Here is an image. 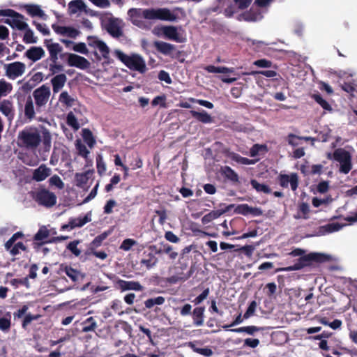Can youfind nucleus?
Segmentation results:
<instances>
[{
	"mask_svg": "<svg viewBox=\"0 0 357 357\" xmlns=\"http://www.w3.org/2000/svg\"><path fill=\"white\" fill-rule=\"evenodd\" d=\"M41 142L44 151H49L52 145V136L46 129L40 132L35 126H26L18 133L17 143L20 147L33 150Z\"/></svg>",
	"mask_w": 357,
	"mask_h": 357,
	"instance_id": "f257e3e1",
	"label": "nucleus"
},
{
	"mask_svg": "<svg viewBox=\"0 0 357 357\" xmlns=\"http://www.w3.org/2000/svg\"><path fill=\"white\" fill-rule=\"evenodd\" d=\"M132 23L142 28L144 26L143 18L146 20H160L174 22L176 20V15L172 13L168 8H130L128 11Z\"/></svg>",
	"mask_w": 357,
	"mask_h": 357,
	"instance_id": "f03ea898",
	"label": "nucleus"
},
{
	"mask_svg": "<svg viewBox=\"0 0 357 357\" xmlns=\"http://www.w3.org/2000/svg\"><path fill=\"white\" fill-rule=\"evenodd\" d=\"M115 56L127 68L131 70L144 73L147 70L146 65L143 57L138 54H126L121 50H116Z\"/></svg>",
	"mask_w": 357,
	"mask_h": 357,
	"instance_id": "7ed1b4c3",
	"label": "nucleus"
},
{
	"mask_svg": "<svg viewBox=\"0 0 357 357\" xmlns=\"http://www.w3.org/2000/svg\"><path fill=\"white\" fill-rule=\"evenodd\" d=\"M326 260V257L324 254L310 252L309 254H303L292 266L282 268L279 271H293L301 270L305 267L311 266L314 263H321Z\"/></svg>",
	"mask_w": 357,
	"mask_h": 357,
	"instance_id": "20e7f679",
	"label": "nucleus"
},
{
	"mask_svg": "<svg viewBox=\"0 0 357 357\" xmlns=\"http://www.w3.org/2000/svg\"><path fill=\"white\" fill-rule=\"evenodd\" d=\"M30 194L32 199L40 206L51 208L56 204V195L44 187L38 188Z\"/></svg>",
	"mask_w": 357,
	"mask_h": 357,
	"instance_id": "39448f33",
	"label": "nucleus"
},
{
	"mask_svg": "<svg viewBox=\"0 0 357 357\" xmlns=\"http://www.w3.org/2000/svg\"><path fill=\"white\" fill-rule=\"evenodd\" d=\"M10 17V18H7L4 20V22L12 28H16L20 31H23L27 28V23L23 22L24 19V16L17 11L10 9H1L0 10V17Z\"/></svg>",
	"mask_w": 357,
	"mask_h": 357,
	"instance_id": "423d86ee",
	"label": "nucleus"
},
{
	"mask_svg": "<svg viewBox=\"0 0 357 357\" xmlns=\"http://www.w3.org/2000/svg\"><path fill=\"white\" fill-rule=\"evenodd\" d=\"M50 95V88L45 84L33 91V97L36 103V113H41L45 110Z\"/></svg>",
	"mask_w": 357,
	"mask_h": 357,
	"instance_id": "0eeeda50",
	"label": "nucleus"
},
{
	"mask_svg": "<svg viewBox=\"0 0 357 357\" xmlns=\"http://www.w3.org/2000/svg\"><path fill=\"white\" fill-rule=\"evenodd\" d=\"M65 55L68 56L67 62L70 66L82 70H85L90 66V62L83 56L73 53H66ZM63 56H64V54L61 55V57Z\"/></svg>",
	"mask_w": 357,
	"mask_h": 357,
	"instance_id": "6e6552de",
	"label": "nucleus"
},
{
	"mask_svg": "<svg viewBox=\"0 0 357 357\" xmlns=\"http://www.w3.org/2000/svg\"><path fill=\"white\" fill-rule=\"evenodd\" d=\"M26 69V66L24 63L15 61L6 66V75L10 79H15L22 75Z\"/></svg>",
	"mask_w": 357,
	"mask_h": 357,
	"instance_id": "1a4fd4ad",
	"label": "nucleus"
},
{
	"mask_svg": "<svg viewBox=\"0 0 357 357\" xmlns=\"http://www.w3.org/2000/svg\"><path fill=\"white\" fill-rule=\"evenodd\" d=\"M279 184L282 188H287L290 184L293 191L297 190L298 186V176L296 173L288 174H280L278 177Z\"/></svg>",
	"mask_w": 357,
	"mask_h": 357,
	"instance_id": "9d476101",
	"label": "nucleus"
},
{
	"mask_svg": "<svg viewBox=\"0 0 357 357\" xmlns=\"http://www.w3.org/2000/svg\"><path fill=\"white\" fill-rule=\"evenodd\" d=\"M116 288L119 289L121 291L134 290L137 291H142L144 290V287L137 281H126L121 279H118L116 282Z\"/></svg>",
	"mask_w": 357,
	"mask_h": 357,
	"instance_id": "9b49d317",
	"label": "nucleus"
},
{
	"mask_svg": "<svg viewBox=\"0 0 357 357\" xmlns=\"http://www.w3.org/2000/svg\"><path fill=\"white\" fill-rule=\"evenodd\" d=\"M153 47L158 52L171 57H174V53L176 51V45L164 41H154Z\"/></svg>",
	"mask_w": 357,
	"mask_h": 357,
	"instance_id": "f8f14e48",
	"label": "nucleus"
},
{
	"mask_svg": "<svg viewBox=\"0 0 357 357\" xmlns=\"http://www.w3.org/2000/svg\"><path fill=\"white\" fill-rule=\"evenodd\" d=\"M234 204H229L224 209H218L211 211L210 213L204 215L202 218V222L204 225L208 224L215 219L218 218L222 214L229 212L231 209L234 208Z\"/></svg>",
	"mask_w": 357,
	"mask_h": 357,
	"instance_id": "ddd939ff",
	"label": "nucleus"
},
{
	"mask_svg": "<svg viewBox=\"0 0 357 357\" xmlns=\"http://www.w3.org/2000/svg\"><path fill=\"white\" fill-rule=\"evenodd\" d=\"M52 170L46 165L42 164L37 169H34L32 174V179L37 182L45 180L51 175Z\"/></svg>",
	"mask_w": 357,
	"mask_h": 357,
	"instance_id": "4468645a",
	"label": "nucleus"
},
{
	"mask_svg": "<svg viewBox=\"0 0 357 357\" xmlns=\"http://www.w3.org/2000/svg\"><path fill=\"white\" fill-rule=\"evenodd\" d=\"M105 29L112 36L115 38H119L123 34L118 19L116 18H109L105 25Z\"/></svg>",
	"mask_w": 357,
	"mask_h": 357,
	"instance_id": "2eb2a0df",
	"label": "nucleus"
},
{
	"mask_svg": "<svg viewBox=\"0 0 357 357\" xmlns=\"http://www.w3.org/2000/svg\"><path fill=\"white\" fill-rule=\"evenodd\" d=\"M93 172L94 171L91 169L87 170L83 173H76L75 175V185L79 188L87 190L88 187H86V184Z\"/></svg>",
	"mask_w": 357,
	"mask_h": 357,
	"instance_id": "dca6fc26",
	"label": "nucleus"
},
{
	"mask_svg": "<svg viewBox=\"0 0 357 357\" xmlns=\"http://www.w3.org/2000/svg\"><path fill=\"white\" fill-rule=\"evenodd\" d=\"M162 33L167 38L176 43H183L185 40V38L179 36L177 28L174 26H163Z\"/></svg>",
	"mask_w": 357,
	"mask_h": 357,
	"instance_id": "f3484780",
	"label": "nucleus"
},
{
	"mask_svg": "<svg viewBox=\"0 0 357 357\" xmlns=\"http://www.w3.org/2000/svg\"><path fill=\"white\" fill-rule=\"evenodd\" d=\"M158 262V259L154 254L150 252L144 251L143 257L140 260V265L146 267L147 269L153 268Z\"/></svg>",
	"mask_w": 357,
	"mask_h": 357,
	"instance_id": "a211bd4d",
	"label": "nucleus"
},
{
	"mask_svg": "<svg viewBox=\"0 0 357 357\" xmlns=\"http://www.w3.org/2000/svg\"><path fill=\"white\" fill-rule=\"evenodd\" d=\"M25 56L33 62L40 60L45 56V51L41 47H31L26 52Z\"/></svg>",
	"mask_w": 357,
	"mask_h": 357,
	"instance_id": "6ab92c4d",
	"label": "nucleus"
},
{
	"mask_svg": "<svg viewBox=\"0 0 357 357\" xmlns=\"http://www.w3.org/2000/svg\"><path fill=\"white\" fill-rule=\"evenodd\" d=\"M0 112L5 115L9 121H12L15 116L12 102L8 100H3L0 102Z\"/></svg>",
	"mask_w": 357,
	"mask_h": 357,
	"instance_id": "aec40b11",
	"label": "nucleus"
},
{
	"mask_svg": "<svg viewBox=\"0 0 357 357\" xmlns=\"http://www.w3.org/2000/svg\"><path fill=\"white\" fill-rule=\"evenodd\" d=\"M193 271L191 268L187 273H184L182 271L177 272L175 275L165 278V282L169 284H176L180 281H185L190 278Z\"/></svg>",
	"mask_w": 357,
	"mask_h": 357,
	"instance_id": "412c9836",
	"label": "nucleus"
},
{
	"mask_svg": "<svg viewBox=\"0 0 357 357\" xmlns=\"http://www.w3.org/2000/svg\"><path fill=\"white\" fill-rule=\"evenodd\" d=\"M24 8L27 13L31 17H39L45 20L47 19V15L38 5L26 4L24 6Z\"/></svg>",
	"mask_w": 357,
	"mask_h": 357,
	"instance_id": "4be33fe9",
	"label": "nucleus"
},
{
	"mask_svg": "<svg viewBox=\"0 0 357 357\" xmlns=\"http://www.w3.org/2000/svg\"><path fill=\"white\" fill-rule=\"evenodd\" d=\"M67 81V77L65 74L61 73L54 76L51 79L53 92L58 93L65 85Z\"/></svg>",
	"mask_w": 357,
	"mask_h": 357,
	"instance_id": "5701e85b",
	"label": "nucleus"
},
{
	"mask_svg": "<svg viewBox=\"0 0 357 357\" xmlns=\"http://www.w3.org/2000/svg\"><path fill=\"white\" fill-rule=\"evenodd\" d=\"M24 112V116L29 121H31L35 119V114H36V111L35 110V108H34V105H33L32 98L30 96H29L26 100Z\"/></svg>",
	"mask_w": 357,
	"mask_h": 357,
	"instance_id": "b1692460",
	"label": "nucleus"
},
{
	"mask_svg": "<svg viewBox=\"0 0 357 357\" xmlns=\"http://www.w3.org/2000/svg\"><path fill=\"white\" fill-rule=\"evenodd\" d=\"M204 307H197L193 310L192 315L195 326H201L204 324Z\"/></svg>",
	"mask_w": 357,
	"mask_h": 357,
	"instance_id": "393cba45",
	"label": "nucleus"
},
{
	"mask_svg": "<svg viewBox=\"0 0 357 357\" xmlns=\"http://www.w3.org/2000/svg\"><path fill=\"white\" fill-rule=\"evenodd\" d=\"M5 249L10 252L12 256H16L20 254V250L26 251L27 248L22 242L12 243L8 246L7 241L5 243Z\"/></svg>",
	"mask_w": 357,
	"mask_h": 357,
	"instance_id": "a878e982",
	"label": "nucleus"
},
{
	"mask_svg": "<svg viewBox=\"0 0 357 357\" xmlns=\"http://www.w3.org/2000/svg\"><path fill=\"white\" fill-rule=\"evenodd\" d=\"M190 112L193 118L203 123H210L213 121L211 115L205 110H202V112L191 110Z\"/></svg>",
	"mask_w": 357,
	"mask_h": 357,
	"instance_id": "bb28decb",
	"label": "nucleus"
},
{
	"mask_svg": "<svg viewBox=\"0 0 357 357\" xmlns=\"http://www.w3.org/2000/svg\"><path fill=\"white\" fill-rule=\"evenodd\" d=\"M343 227V225L339 222L328 223L326 225L321 226L319 227V232L322 234H330L340 230Z\"/></svg>",
	"mask_w": 357,
	"mask_h": 357,
	"instance_id": "cd10ccee",
	"label": "nucleus"
},
{
	"mask_svg": "<svg viewBox=\"0 0 357 357\" xmlns=\"http://www.w3.org/2000/svg\"><path fill=\"white\" fill-rule=\"evenodd\" d=\"M109 234V231H104L100 235L96 236L95 238L90 243L87 250H96L102 245V241L107 238Z\"/></svg>",
	"mask_w": 357,
	"mask_h": 357,
	"instance_id": "c85d7f7f",
	"label": "nucleus"
},
{
	"mask_svg": "<svg viewBox=\"0 0 357 357\" xmlns=\"http://www.w3.org/2000/svg\"><path fill=\"white\" fill-rule=\"evenodd\" d=\"M3 314L2 310H0V316ZM11 326V313L7 312L5 315L0 317V330L3 332L9 331Z\"/></svg>",
	"mask_w": 357,
	"mask_h": 357,
	"instance_id": "c756f323",
	"label": "nucleus"
},
{
	"mask_svg": "<svg viewBox=\"0 0 357 357\" xmlns=\"http://www.w3.org/2000/svg\"><path fill=\"white\" fill-rule=\"evenodd\" d=\"M86 8V5L82 0H73L68 3V10L70 15L82 11Z\"/></svg>",
	"mask_w": 357,
	"mask_h": 357,
	"instance_id": "7c9ffc66",
	"label": "nucleus"
},
{
	"mask_svg": "<svg viewBox=\"0 0 357 357\" xmlns=\"http://www.w3.org/2000/svg\"><path fill=\"white\" fill-rule=\"evenodd\" d=\"M333 159L339 162H344L351 158L350 153L344 149L335 150L333 154Z\"/></svg>",
	"mask_w": 357,
	"mask_h": 357,
	"instance_id": "2f4dec72",
	"label": "nucleus"
},
{
	"mask_svg": "<svg viewBox=\"0 0 357 357\" xmlns=\"http://www.w3.org/2000/svg\"><path fill=\"white\" fill-rule=\"evenodd\" d=\"M222 173L225 177L233 183H238L239 177L238 174L229 166H225L222 168Z\"/></svg>",
	"mask_w": 357,
	"mask_h": 357,
	"instance_id": "473e14b6",
	"label": "nucleus"
},
{
	"mask_svg": "<svg viewBox=\"0 0 357 357\" xmlns=\"http://www.w3.org/2000/svg\"><path fill=\"white\" fill-rule=\"evenodd\" d=\"M82 136L84 142L89 146V148H93L96 142V139L93 137V135L90 129L84 128L82 131Z\"/></svg>",
	"mask_w": 357,
	"mask_h": 357,
	"instance_id": "72a5a7b5",
	"label": "nucleus"
},
{
	"mask_svg": "<svg viewBox=\"0 0 357 357\" xmlns=\"http://www.w3.org/2000/svg\"><path fill=\"white\" fill-rule=\"evenodd\" d=\"M204 70L211 73H229L234 71L233 68H227L225 66H215L213 65L206 66Z\"/></svg>",
	"mask_w": 357,
	"mask_h": 357,
	"instance_id": "f704fd0d",
	"label": "nucleus"
},
{
	"mask_svg": "<svg viewBox=\"0 0 357 357\" xmlns=\"http://www.w3.org/2000/svg\"><path fill=\"white\" fill-rule=\"evenodd\" d=\"M82 332L83 333L94 331L97 328V323L93 317L87 318L82 323Z\"/></svg>",
	"mask_w": 357,
	"mask_h": 357,
	"instance_id": "c9c22d12",
	"label": "nucleus"
},
{
	"mask_svg": "<svg viewBox=\"0 0 357 357\" xmlns=\"http://www.w3.org/2000/svg\"><path fill=\"white\" fill-rule=\"evenodd\" d=\"M250 184L258 192H263L264 194H270L271 192V189L268 185L264 183L261 184L256 179H251Z\"/></svg>",
	"mask_w": 357,
	"mask_h": 357,
	"instance_id": "e433bc0d",
	"label": "nucleus"
},
{
	"mask_svg": "<svg viewBox=\"0 0 357 357\" xmlns=\"http://www.w3.org/2000/svg\"><path fill=\"white\" fill-rule=\"evenodd\" d=\"M51 39H45L44 41L45 45L49 51L50 54H59L62 51V47L56 43H50Z\"/></svg>",
	"mask_w": 357,
	"mask_h": 357,
	"instance_id": "4c0bfd02",
	"label": "nucleus"
},
{
	"mask_svg": "<svg viewBox=\"0 0 357 357\" xmlns=\"http://www.w3.org/2000/svg\"><path fill=\"white\" fill-rule=\"evenodd\" d=\"M69 221L71 225L70 229H74L75 227H82L85 224L90 222L91 219L89 218L87 215H85L84 218H72Z\"/></svg>",
	"mask_w": 357,
	"mask_h": 357,
	"instance_id": "58836bf2",
	"label": "nucleus"
},
{
	"mask_svg": "<svg viewBox=\"0 0 357 357\" xmlns=\"http://www.w3.org/2000/svg\"><path fill=\"white\" fill-rule=\"evenodd\" d=\"M156 253L157 254H161V253L167 254V255H169V257L173 260L175 259L178 256V253L175 251H173L172 246L169 244H164L162 245V249H161V248L159 249L158 250L156 251Z\"/></svg>",
	"mask_w": 357,
	"mask_h": 357,
	"instance_id": "ea45409f",
	"label": "nucleus"
},
{
	"mask_svg": "<svg viewBox=\"0 0 357 357\" xmlns=\"http://www.w3.org/2000/svg\"><path fill=\"white\" fill-rule=\"evenodd\" d=\"M23 31H25L23 37V41L25 43L30 44L37 43L38 38L34 36L33 31L29 27L28 24L27 28L26 29H24Z\"/></svg>",
	"mask_w": 357,
	"mask_h": 357,
	"instance_id": "a19ab883",
	"label": "nucleus"
},
{
	"mask_svg": "<svg viewBox=\"0 0 357 357\" xmlns=\"http://www.w3.org/2000/svg\"><path fill=\"white\" fill-rule=\"evenodd\" d=\"M63 271L73 282H77L78 280L79 275H81L79 271L70 266H65Z\"/></svg>",
	"mask_w": 357,
	"mask_h": 357,
	"instance_id": "79ce46f5",
	"label": "nucleus"
},
{
	"mask_svg": "<svg viewBox=\"0 0 357 357\" xmlns=\"http://www.w3.org/2000/svg\"><path fill=\"white\" fill-rule=\"evenodd\" d=\"M165 301L163 296H158L155 298H149L144 301V305L146 308H151L155 305H162Z\"/></svg>",
	"mask_w": 357,
	"mask_h": 357,
	"instance_id": "37998d69",
	"label": "nucleus"
},
{
	"mask_svg": "<svg viewBox=\"0 0 357 357\" xmlns=\"http://www.w3.org/2000/svg\"><path fill=\"white\" fill-rule=\"evenodd\" d=\"M59 101L67 107H72L75 99L72 98L67 91H63L59 96Z\"/></svg>",
	"mask_w": 357,
	"mask_h": 357,
	"instance_id": "c03bdc74",
	"label": "nucleus"
},
{
	"mask_svg": "<svg viewBox=\"0 0 357 357\" xmlns=\"http://www.w3.org/2000/svg\"><path fill=\"white\" fill-rule=\"evenodd\" d=\"M50 235L49 230L45 227H40L33 236V242H38L47 238Z\"/></svg>",
	"mask_w": 357,
	"mask_h": 357,
	"instance_id": "a18cd8bd",
	"label": "nucleus"
},
{
	"mask_svg": "<svg viewBox=\"0 0 357 357\" xmlns=\"http://www.w3.org/2000/svg\"><path fill=\"white\" fill-rule=\"evenodd\" d=\"M75 147L78 151V154L85 159H87L89 154V151L87 149L86 146L82 143L81 140L77 139L75 142Z\"/></svg>",
	"mask_w": 357,
	"mask_h": 357,
	"instance_id": "49530a36",
	"label": "nucleus"
},
{
	"mask_svg": "<svg viewBox=\"0 0 357 357\" xmlns=\"http://www.w3.org/2000/svg\"><path fill=\"white\" fill-rule=\"evenodd\" d=\"M12 89L11 84L6 82L3 79H0V98L9 93Z\"/></svg>",
	"mask_w": 357,
	"mask_h": 357,
	"instance_id": "de8ad7c7",
	"label": "nucleus"
},
{
	"mask_svg": "<svg viewBox=\"0 0 357 357\" xmlns=\"http://www.w3.org/2000/svg\"><path fill=\"white\" fill-rule=\"evenodd\" d=\"M49 184L50 186H55L59 190L64 188V183L61 178L56 174L53 175L49 179Z\"/></svg>",
	"mask_w": 357,
	"mask_h": 357,
	"instance_id": "09e8293b",
	"label": "nucleus"
},
{
	"mask_svg": "<svg viewBox=\"0 0 357 357\" xmlns=\"http://www.w3.org/2000/svg\"><path fill=\"white\" fill-rule=\"evenodd\" d=\"M96 168L99 175H103L106 172V165L101 155L96 156Z\"/></svg>",
	"mask_w": 357,
	"mask_h": 357,
	"instance_id": "8fccbe9b",
	"label": "nucleus"
},
{
	"mask_svg": "<svg viewBox=\"0 0 357 357\" xmlns=\"http://www.w3.org/2000/svg\"><path fill=\"white\" fill-rule=\"evenodd\" d=\"M313 98L325 110H332L331 105L320 94H314Z\"/></svg>",
	"mask_w": 357,
	"mask_h": 357,
	"instance_id": "3c124183",
	"label": "nucleus"
},
{
	"mask_svg": "<svg viewBox=\"0 0 357 357\" xmlns=\"http://www.w3.org/2000/svg\"><path fill=\"white\" fill-rule=\"evenodd\" d=\"M95 46L98 49L103 57H107L109 53V50L107 45L102 40H96L94 42Z\"/></svg>",
	"mask_w": 357,
	"mask_h": 357,
	"instance_id": "603ef678",
	"label": "nucleus"
},
{
	"mask_svg": "<svg viewBox=\"0 0 357 357\" xmlns=\"http://www.w3.org/2000/svg\"><path fill=\"white\" fill-rule=\"evenodd\" d=\"M66 123L69 126L75 130H77L79 128V124L77 122V118L72 112L68 114Z\"/></svg>",
	"mask_w": 357,
	"mask_h": 357,
	"instance_id": "864d4df0",
	"label": "nucleus"
},
{
	"mask_svg": "<svg viewBox=\"0 0 357 357\" xmlns=\"http://www.w3.org/2000/svg\"><path fill=\"white\" fill-rule=\"evenodd\" d=\"M301 172L305 174H310L312 175L320 174L322 172L323 165L321 164L313 165H312L311 170L309 172H305L304 166L301 167Z\"/></svg>",
	"mask_w": 357,
	"mask_h": 357,
	"instance_id": "5fc2aeb1",
	"label": "nucleus"
},
{
	"mask_svg": "<svg viewBox=\"0 0 357 357\" xmlns=\"http://www.w3.org/2000/svg\"><path fill=\"white\" fill-rule=\"evenodd\" d=\"M79 243V241L75 240L70 242L66 247V248L76 257L79 256L81 254V250L77 248V245Z\"/></svg>",
	"mask_w": 357,
	"mask_h": 357,
	"instance_id": "6e6d98bb",
	"label": "nucleus"
},
{
	"mask_svg": "<svg viewBox=\"0 0 357 357\" xmlns=\"http://www.w3.org/2000/svg\"><path fill=\"white\" fill-rule=\"evenodd\" d=\"M234 213L243 215H248L249 214L250 206L247 204H242L234 206Z\"/></svg>",
	"mask_w": 357,
	"mask_h": 357,
	"instance_id": "4d7b16f0",
	"label": "nucleus"
},
{
	"mask_svg": "<svg viewBox=\"0 0 357 357\" xmlns=\"http://www.w3.org/2000/svg\"><path fill=\"white\" fill-rule=\"evenodd\" d=\"M137 243L135 240L132 238H126L123 240L122 243L120 245V249L124 251H128L131 249V248L136 245Z\"/></svg>",
	"mask_w": 357,
	"mask_h": 357,
	"instance_id": "13d9d810",
	"label": "nucleus"
},
{
	"mask_svg": "<svg viewBox=\"0 0 357 357\" xmlns=\"http://www.w3.org/2000/svg\"><path fill=\"white\" fill-rule=\"evenodd\" d=\"M340 163V172L341 173L347 174L351 171V169L352 168L351 158L347 160H345L344 162H341Z\"/></svg>",
	"mask_w": 357,
	"mask_h": 357,
	"instance_id": "bf43d9fd",
	"label": "nucleus"
},
{
	"mask_svg": "<svg viewBox=\"0 0 357 357\" xmlns=\"http://www.w3.org/2000/svg\"><path fill=\"white\" fill-rule=\"evenodd\" d=\"M10 283L15 286V287H17L19 285H24L26 287H29V282L28 280V277H25L21 279L15 278L10 280Z\"/></svg>",
	"mask_w": 357,
	"mask_h": 357,
	"instance_id": "052dcab7",
	"label": "nucleus"
},
{
	"mask_svg": "<svg viewBox=\"0 0 357 357\" xmlns=\"http://www.w3.org/2000/svg\"><path fill=\"white\" fill-rule=\"evenodd\" d=\"M251 75H261L266 77H275L277 76L278 73L276 71L273 70H263L258 71H252Z\"/></svg>",
	"mask_w": 357,
	"mask_h": 357,
	"instance_id": "680f3d73",
	"label": "nucleus"
},
{
	"mask_svg": "<svg viewBox=\"0 0 357 357\" xmlns=\"http://www.w3.org/2000/svg\"><path fill=\"white\" fill-rule=\"evenodd\" d=\"M166 97L165 96H158L153 98V100L151 101V105L153 107H155L158 105H160L162 107H166Z\"/></svg>",
	"mask_w": 357,
	"mask_h": 357,
	"instance_id": "e2e57ef3",
	"label": "nucleus"
},
{
	"mask_svg": "<svg viewBox=\"0 0 357 357\" xmlns=\"http://www.w3.org/2000/svg\"><path fill=\"white\" fill-rule=\"evenodd\" d=\"M38 315H32L30 313L26 314L22 323V326L24 329H26L27 326L33 320L38 318Z\"/></svg>",
	"mask_w": 357,
	"mask_h": 357,
	"instance_id": "0e129e2a",
	"label": "nucleus"
},
{
	"mask_svg": "<svg viewBox=\"0 0 357 357\" xmlns=\"http://www.w3.org/2000/svg\"><path fill=\"white\" fill-rule=\"evenodd\" d=\"M84 254L86 256L93 255L100 259H105L107 257V254L105 251H97L96 250H86Z\"/></svg>",
	"mask_w": 357,
	"mask_h": 357,
	"instance_id": "69168bd1",
	"label": "nucleus"
},
{
	"mask_svg": "<svg viewBox=\"0 0 357 357\" xmlns=\"http://www.w3.org/2000/svg\"><path fill=\"white\" fill-rule=\"evenodd\" d=\"M257 307V303L255 301H252L248 305V307L243 315L244 319H248L252 316L255 312Z\"/></svg>",
	"mask_w": 357,
	"mask_h": 357,
	"instance_id": "338daca9",
	"label": "nucleus"
},
{
	"mask_svg": "<svg viewBox=\"0 0 357 357\" xmlns=\"http://www.w3.org/2000/svg\"><path fill=\"white\" fill-rule=\"evenodd\" d=\"M44 244V242H33V248L35 249L36 252H41L44 255H46L50 252V249L47 247H43V245Z\"/></svg>",
	"mask_w": 357,
	"mask_h": 357,
	"instance_id": "774afa93",
	"label": "nucleus"
}]
</instances>
